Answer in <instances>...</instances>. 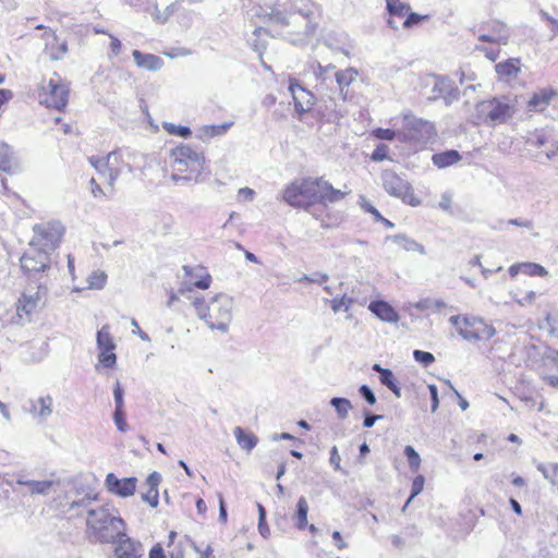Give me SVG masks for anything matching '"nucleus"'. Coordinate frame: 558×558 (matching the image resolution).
<instances>
[{
    "label": "nucleus",
    "instance_id": "obj_1",
    "mask_svg": "<svg viewBox=\"0 0 558 558\" xmlns=\"http://www.w3.org/2000/svg\"><path fill=\"white\" fill-rule=\"evenodd\" d=\"M349 194L350 191L335 189L324 177H304L288 184L282 198L290 206L308 211L322 228L331 229L340 225L341 217L328 204L338 203Z\"/></svg>",
    "mask_w": 558,
    "mask_h": 558
},
{
    "label": "nucleus",
    "instance_id": "obj_2",
    "mask_svg": "<svg viewBox=\"0 0 558 558\" xmlns=\"http://www.w3.org/2000/svg\"><path fill=\"white\" fill-rule=\"evenodd\" d=\"M98 178L90 179V192L95 198L109 199L116 193L117 179L129 168L122 151L113 150L106 157H90Z\"/></svg>",
    "mask_w": 558,
    "mask_h": 558
},
{
    "label": "nucleus",
    "instance_id": "obj_3",
    "mask_svg": "<svg viewBox=\"0 0 558 558\" xmlns=\"http://www.w3.org/2000/svg\"><path fill=\"white\" fill-rule=\"evenodd\" d=\"M124 529L123 519L106 506H99L87 511L85 533L92 542L111 543L119 535V532Z\"/></svg>",
    "mask_w": 558,
    "mask_h": 558
},
{
    "label": "nucleus",
    "instance_id": "obj_4",
    "mask_svg": "<svg viewBox=\"0 0 558 558\" xmlns=\"http://www.w3.org/2000/svg\"><path fill=\"white\" fill-rule=\"evenodd\" d=\"M205 163L204 153L187 144H179L169 153L171 178L175 181L197 180L205 168Z\"/></svg>",
    "mask_w": 558,
    "mask_h": 558
},
{
    "label": "nucleus",
    "instance_id": "obj_5",
    "mask_svg": "<svg viewBox=\"0 0 558 558\" xmlns=\"http://www.w3.org/2000/svg\"><path fill=\"white\" fill-rule=\"evenodd\" d=\"M40 105L57 111H63L69 102L70 83L57 72L48 81L44 80L37 88Z\"/></svg>",
    "mask_w": 558,
    "mask_h": 558
},
{
    "label": "nucleus",
    "instance_id": "obj_6",
    "mask_svg": "<svg viewBox=\"0 0 558 558\" xmlns=\"http://www.w3.org/2000/svg\"><path fill=\"white\" fill-rule=\"evenodd\" d=\"M515 102L507 97H494L476 106L477 124H501L513 117Z\"/></svg>",
    "mask_w": 558,
    "mask_h": 558
},
{
    "label": "nucleus",
    "instance_id": "obj_7",
    "mask_svg": "<svg viewBox=\"0 0 558 558\" xmlns=\"http://www.w3.org/2000/svg\"><path fill=\"white\" fill-rule=\"evenodd\" d=\"M450 323L458 333L468 341H484L495 335V328L476 316L454 315L450 317Z\"/></svg>",
    "mask_w": 558,
    "mask_h": 558
},
{
    "label": "nucleus",
    "instance_id": "obj_8",
    "mask_svg": "<svg viewBox=\"0 0 558 558\" xmlns=\"http://www.w3.org/2000/svg\"><path fill=\"white\" fill-rule=\"evenodd\" d=\"M64 234L65 228L60 221L46 220L33 227V236L29 243L52 253L61 244Z\"/></svg>",
    "mask_w": 558,
    "mask_h": 558
},
{
    "label": "nucleus",
    "instance_id": "obj_9",
    "mask_svg": "<svg viewBox=\"0 0 558 558\" xmlns=\"http://www.w3.org/2000/svg\"><path fill=\"white\" fill-rule=\"evenodd\" d=\"M381 179L383 187L389 195L400 198L403 203L413 207L421 205V199L414 193L411 184L398 175L395 171H384Z\"/></svg>",
    "mask_w": 558,
    "mask_h": 558
},
{
    "label": "nucleus",
    "instance_id": "obj_10",
    "mask_svg": "<svg viewBox=\"0 0 558 558\" xmlns=\"http://www.w3.org/2000/svg\"><path fill=\"white\" fill-rule=\"evenodd\" d=\"M232 320V302L227 296H215L208 306L205 322L211 329L226 331Z\"/></svg>",
    "mask_w": 558,
    "mask_h": 558
},
{
    "label": "nucleus",
    "instance_id": "obj_11",
    "mask_svg": "<svg viewBox=\"0 0 558 558\" xmlns=\"http://www.w3.org/2000/svg\"><path fill=\"white\" fill-rule=\"evenodd\" d=\"M21 268L24 274L35 276L45 272L51 265V253L28 243V247L24 251L20 258Z\"/></svg>",
    "mask_w": 558,
    "mask_h": 558
},
{
    "label": "nucleus",
    "instance_id": "obj_12",
    "mask_svg": "<svg viewBox=\"0 0 558 558\" xmlns=\"http://www.w3.org/2000/svg\"><path fill=\"white\" fill-rule=\"evenodd\" d=\"M183 281L179 288L180 294L194 290H207L213 283V278L207 268L203 265H184Z\"/></svg>",
    "mask_w": 558,
    "mask_h": 558
},
{
    "label": "nucleus",
    "instance_id": "obj_13",
    "mask_svg": "<svg viewBox=\"0 0 558 558\" xmlns=\"http://www.w3.org/2000/svg\"><path fill=\"white\" fill-rule=\"evenodd\" d=\"M288 84L298 116L301 118L312 111L316 105V96L305 88L296 77L289 76Z\"/></svg>",
    "mask_w": 558,
    "mask_h": 558
},
{
    "label": "nucleus",
    "instance_id": "obj_14",
    "mask_svg": "<svg viewBox=\"0 0 558 558\" xmlns=\"http://www.w3.org/2000/svg\"><path fill=\"white\" fill-rule=\"evenodd\" d=\"M40 307L41 298L39 292L34 294L22 293L15 303L16 323L31 322Z\"/></svg>",
    "mask_w": 558,
    "mask_h": 558
},
{
    "label": "nucleus",
    "instance_id": "obj_15",
    "mask_svg": "<svg viewBox=\"0 0 558 558\" xmlns=\"http://www.w3.org/2000/svg\"><path fill=\"white\" fill-rule=\"evenodd\" d=\"M105 486L110 494L118 497L128 498L134 495L137 487V478H118L116 474L108 473L105 478Z\"/></svg>",
    "mask_w": 558,
    "mask_h": 558
},
{
    "label": "nucleus",
    "instance_id": "obj_16",
    "mask_svg": "<svg viewBox=\"0 0 558 558\" xmlns=\"http://www.w3.org/2000/svg\"><path fill=\"white\" fill-rule=\"evenodd\" d=\"M113 542L117 543L114 548L117 558H141L143 556V545L129 537L123 531L119 532Z\"/></svg>",
    "mask_w": 558,
    "mask_h": 558
},
{
    "label": "nucleus",
    "instance_id": "obj_17",
    "mask_svg": "<svg viewBox=\"0 0 558 558\" xmlns=\"http://www.w3.org/2000/svg\"><path fill=\"white\" fill-rule=\"evenodd\" d=\"M558 93L551 87L542 88L532 94L527 101V109L532 112L545 111Z\"/></svg>",
    "mask_w": 558,
    "mask_h": 558
},
{
    "label": "nucleus",
    "instance_id": "obj_18",
    "mask_svg": "<svg viewBox=\"0 0 558 558\" xmlns=\"http://www.w3.org/2000/svg\"><path fill=\"white\" fill-rule=\"evenodd\" d=\"M308 504L305 497H300L296 502V510L292 517L294 525L298 530L304 531L308 530L312 535H315L318 530L314 524H308L307 522V513H308Z\"/></svg>",
    "mask_w": 558,
    "mask_h": 558
},
{
    "label": "nucleus",
    "instance_id": "obj_19",
    "mask_svg": "<svg viewBox=\"0 0 558 558\" xmlns=\"http://www.w3.org/2000/svg\"><path fill=\"white\" fill-rule=\"evenodd\" d=\"M508 271L512 278L517 277L519 274H524L530 277H546L548 275L545 267L532 262L513 264L509 267Z\"/></svg>",
    "mask_w": 558,
    "mask_h": 558
},
{
    "label": "nucleus",
    "instance_id": "obj_20",
    "mask_svg": "<svg viewBox=\"0 0 558 558\" xmlns=\"http://www.w3.org/2000/svg\"><path fill=\"white\" fill-rule=\"evenodd\" d=\"M357 76L359 72L354 68H347L336 72V82L343 100H347L350 97L349 86L356 81Z\"/></svg>",
    "mask_w": 558,
    "mask_h": 558
},
{
    "label": "nucleus",
    "instance_id": "obj_21",
    "mask_svg": "<svg viewBox=\"0 0 558 558\" xmlns=\"http://www.w3.org/2000/svg\"><path fill=\"white\" fill-rule=\"evenodd\" d=\"M368 308L381 320L388 323H396L399 320L397 311L385 301H373L371 302Z\"/></svg>",
    "mask_w": 558,
    "mask_h": 558
},
{
    "label": "nucleus",
    "instance_id": "obj_22",
    "mask_svg": "<svg viewBox=\"0 0 558 558\" xmlns=\"http://www.w3.org/2000/svg\"><path fill=\"white\" fill-rule=\"evenodd\" d=\"M521 60L519 58H510L495 65V71L502 80H510L520 73Z\"/></svg>",
    "mask_w": 558,
    "mask_h": 558
},
{
    "label": "nucleus",
    "instance_id": "obj_23",
    "mask_svg": "<svg viewBox=\"0 0 558 558\" xmlns=\"http://www.w3.org/2000/svg\"><path fill=\"white\" fill-rule=\"evenodd\" d=\"M68 51L66 43L60 40L54 33L51 34V40L46 43L45 53L51 60H60L62 59Z\"/></svg>",
    "mask_w": 558,
    "mask_h": 558
},
{
    "label": "nucleus",
    "instance_id": "obj_24",
    "mask_svg": "<svg viewBox=\"0 0 558 558\" xmlns=\"http://www.w3.org/2000/svg\"><path fill=\"white\" fill-rule=\"evenodd\" d=\"M461 156L458 150L450 149L442 153L434 154L432 157L433 163L439 168H447L460 161Z\"/></svg>",
    "mask_w": 558,
    "mask_h": 558
},
{
    "label": "nucleus",
    "instance_id": "obj_25",
    "mask_svg": "<svg viewBox=\"0 0 558 558\" xmlns=\"http://www.w3.org/2000/svg\"><path fill=\"white\" fill-rule=\"evenodd\" d=\"M133 57L137 63L138 66L145 68L149 71H155L161 68L162 60L160 57L155 54H144L140 52L138 50L133 51Z\"/></svg>",
    "mask_w": 558,
    "mask_h": 558
},
{
    "label": "nucleus",
    "instance_id": "obj_26",
    "mask_svg": "<svg viewBox=\"0 0 558 558\" xmlns=\"http://www.w3.org/2000/svg\"><path fill=\"white\" fill-rule=\"evenodd\" d=\"M233 434L238 445L246 451H251L258 442L257 437L252 432H247L242 427H235Z\"/></svg>",
    "mask_w": 558,
    "mask_h": 558
},
{
    "label": "nucleus",
    "instance_id": "obj_27",
    "mask_svg": "<svg viewBox=\"0 0 558 558\" xmlns=\"http://www.w3.org/2000/svg\"><path fill=\"white\" fill-rule=\"evenodd\" d=\"M31 412L40 417L50 415L52 413V398L45 396L32 401Z\"/></svg>",
    "mask_w": 558,
    "mask_h": 558
},
{
    "label": "nucleus",
    "instance_id": "obj_28",
    "mask_svg": "<svg viewBox=\"0 0 558 558\" xmlns=\"http://www.w3.org/2000/svg\"><path fill=\"white\" fill-rule=\"evenodd\" d=\"M387 9L391 17L405 19L410 7L403 3L401 0H386ZM388 23L392 25V19H389Z\"/></svg>",
    "mask_w": 558,
    "mask_h": 558
},
{
    "label": "nucleus",
    "instance_id": "obj_29",
    "mask_svg": "<svg viewBox=\"0 0 558 558\" xmlns=\"http://www.w3.org/2000/svg\"><path fill=\"white\" fill-rule=\"evenodd\" d=\"M98 362L105 368H113L117 363L116 348H98Z\"/></svg>",
    "mask_w": 558,
    "mask_h": 558
},
{
    "label": "nucleus",
    "instance_id": "obj_30",
    "mask_svg": "<svg viewBox=\"0 0 558 558\" xmlns=\"http://www.w3.org/2000/svg\"><path fill=\"white\" fill-rule=\"evenodd\" d=\"M97 348H116L114 339L110 331V326H102L96 337Z\"/></svg>",
    "mask_w": 558,
    "mask_h": 558
},
{
    "label": "nucleus",
    "instance_id": "obj_31",
    "mask_svg": "<svg viewBox=\"0 0 558 558\" xmlns=\"http://www.w3.org/2000/svg\"><path fill=\"white\" fill-rule=\"evenodd\" d=\"M230 124L204 125L201 129V138H211L227 132Z\"/></svg>",
    "mask_w": 558,
    "mask_h": 558
},
{
    "label": "nucleus",
    "instance_id": "obj_32",
    "mask_svg": "<svg viewBox=\"0 0 558 558\" xmlns=\"http://www.w3.org/2000/svg\"><path fill=\"white\" fill-rule=\"evenodd\" d=\"M404 456L407 457L409 468L413 473H417L421 468V457L412 446L404 447Z\"/></svg>",
    "mask_w": 558,
    "mask_h": 558
},
{
    "label": "nucleus",
    "instance_id": "obj_33",
    "mask_svg": "<svg viewBox=\"0 0 558 558\" xmlns=\"http://www.w3.org/2000/svg\"><path fill=\"white\" fill-rule=\"evenodd\" d=\"M330 403L336 409L340 418H345L352 408L351 402L345 398H332Z\"/></svg>",
    "mask_w": 558,
    "mask_h": 558
},
{
    "label": "nucleus",
    "instance_id": "obj_34",
    "mask_svg": "<svg viewBox=\"0 0 558 558\" xmlns=\"http://www.w3.org/2000/svg\"><path fill=\"white\" fill-rule=\"evenodd\" d=\"M379 378L383 385L390 389L397 397H400V388L397 385V379L390 369L383 372V375Z\"/></svg>",
    "mask_w": 558,
    "mask_h": 558
},
{
    "label": "nucleus",
    "instance_id": "obj_35",
    "mask_svg": "<svg viewBox=\"0 0 558 558\" xmlns=\"http://www.w3.org/2000/svg\"><path fill=\"white\" fill-rule=\"evenodd\" d=\"M163 130L170 135H177L180 137L187 138L191 136L192 131L189 126L185 125H175L173 123H163Z\"/></svg>",
    "mask_w": 558,
    "mask_h": 558
},
{
    "label": "nucleus",
    "instance_id": "obj_36",
    "mask_svg": "<svg viewBox=\"0 0 558 558\" xmlns=\"http://www.w3.org/2000/svg\"><path fill=\"white\" fill-rule=\"evenodd\" d=\"M0 170L10 172L12 170V157L7 145L0 144Z\"/></svg>",
    "mask_w": 558,
    "mask_h": 558
},
{
    "label": "nucleus",
    "instance_id": "obj_37",
    "mask_svg": "<svg viewBox=\"0 0 558 558\" xmlns=\"http://www.w3.org/2000/svg\"><path fill=\"white\" fill-rule=\"evenodd\" d=\"M424 484H425V478L423 475L418 474L413 478L412 485H411V495H410L409 499L407 500L404 508L412 501V499L414 497H416L418 494L422 493V490L424 488Z\"/></svg>",
    "mask_w": 558,
    "mask_h": 558
},
{
    "label": "nucleus",
    "instance_id": "obj_38",
    "mask_svg": "<svg viewBox=\"0 0 558 558\" xmlns=\"http://www.w3.org/2000/svg\"><path fill=\"white\" fill-rule=\"evenodd\" d=\"M258 530L263 537H268L270 529L266 523V510L262 505H258Z\"/></svg>",
    "mask_w": 558,
    "mask_h": 558
},
{
    "label": "nucleus",
    "instance_id": "obj_39",
    "mask_svg": "<svg viewBox=\"0 0 558 558\" xmlns=\"http://www.w3.org/2000/svg\"><path fill=\"white\" fill-rule=\"evenodd\" d=\"M330 303L333 312H339L342 308L348 311L351 307L353 300L343 295L341 298L332 299Z\"/></svg>",
    "mask_w": 558,
    "mask_h": 558
},
{
    "label": "nucleus",
    "instance_id": "obj_40",
    "mask_svg": "<svg viewBox=\"0 0 558 558\" xmlns=\"http://www.w3.org/2000/svg\"><path fill=\"white\" fill-rule=\"evenodd\" d=\"M142 499L147 502L151 508H156L159 504V490L155 488H147L142 494Z\"/></svg>",
    "mask_w": 558,
    "mask_h": 558
},
{
    "label": "nucleus",
    "instance_id": "obj_41",
    "mask_svg": "<svg viewBox=\"0 0 558 558\" xmlns=\"http://www.w3.org/2000/svg\"><path fill=\"white\" fill-rule=\"evenodd\" d=\"M192 304L201 319L206 318L208 314V306L209 304L206 303L204 298H194L192 301Z\"/></svg>",
    "mask_w": 558,
    "mask_h": 558
},
{
    "label": "nucleus",
    "instance_id": "obj_42",
    "mask_svg": "<svg viewBox=\"0 0 558 558\" xmlns=\"http://www.w3.org/2000/svg\"><path fill=\"white\" fill-rule=\"evenodd\" d=\"M113 421L117 426V428L121 433H125L128 430V423L125 420V413L123 409H116L113 413Z\"/></svg>",
    "mask_w": 558,
    "mask_h": 558
},
{
    "label": "nucleus",
    "instance_id": "obj_43",
    "mask_svg": "<svg viewBox=\"0 0 558 558\" xmlns=\"http://www.w3.org/2000/svg\"><path fill=\"white\" fill-rule=\"evenodd\" d=\"M413 356L416 362L424 366H428L435 361V357L432 353L422 350H415L413 352Z\"/></svg>",
    "mask_w": 558,
    "mask_h": 558
},
{
    "label": "nucleus",
    "instance_id": "obj_44",
    "mask_svg": "<svg viewBox=\"0 0 558 558\" xmlns=\"http://www.w3.org/2000/svg\"><path fill=\"white\" fill-rule=\"evenodd\" d=\"M389 147L386 144H379L373 150L371 159L373 161H383L388 158Z\"/></svg>",
    "mask_w": 558,
    "mask_h": 558
},
{
    "label": "nucleus",
    "instance_id": "obj_45",
    "mask_svg": "<svg viewBox=\"0 0 558 558\" xmlns=\"http://www.w3.org/2000/svg\"><path fill=\"white\" fill-rule=\"evenodd\" d=\"M373 135L379 140L392 141L396 137V131L392 129L377 128L373 131Z\"/></svg>",
    "mask_w": 558,
    "mask_h": 558
},
{
    "label": "nucleus",
    "instance_id": "obj_46",
    "mask_svg": "<svg viewBox=\"0 0 558 558\" xmlns=\"http://www.w3.org/2000/svg\"><path fill=\"white\" fill-rule=\"evenodd\" d=\"M426 16L420 15L417 13H412L409 11L407 17L403 21V26L407 28L413 27L420 24Z\"/></svg>",
    "mask_w": 558,
    "mask_h": 558
},
{
    "label": "nucleus",
    "instance_id": "obj_47",
    "mask_svg": "<svg viewBox=\"0 0 558 558\" xmlns=\"http://www.w3.org/2000/svg\"><path fill=\"white\" fill-rule=\"evenodd\" d=\"M536 293L534 291H529L522 294L517 299V303L521 306H529L535 303Z\"/></svg>",
    "mask_w": 558,
    "mask_h": 558
},
{
    "label": "nucleus",
    "instance_id": "obj_48",
    "mask_svg": "<svg viewBox=\"0 0 558 558\" xmlns=\"http://www.w3.org/2000/svg\"><path fill=\"white\" fill-rule=\"evenodd\" d=\"M56 124L59 125V131L64 135L72 134L75 131V124L70 122H63L61 118L56 119Z\"/></svg>",
    "mask_w": 558,
    "mask_h": 558
},
{
    "label": "nucleus",
    "instance_id": "obj_49",
    "mask_svg": "<svg viewBox=\"0 0 558 558\" xmlns=\"http://www.w3.org/2000/svg\"><path fill=\"white\" fill-rule=\"evenodd\" d=\"M360 395L366 400V402L371 405H374L376 403V397L374 392L369 389L368 386L362 385L359 388Z\"/></svg>",
    "mask_w": 558,
    "mask_h": 558
},
{
    "label": "nucleus",
    "instance_id": "obj_50",
    "mask_svg": "<svg viewBox=\"0 0 558 558\" xmlns=\"http://www.w3.org/2000/svg\"><path fill=\"white\" fill-rule=\"evenodd\" d=\"M148 558H167L161 543H156L149 550Z\"/></svg>",
    "mask_w": 558,
    "mask_h": 558
},
{
    "label": "nucleus",
    "instance_id": "obj_51",
    "mask_svg": "<svg viewBox=\"0 0 558 558\" xmlns=\"http://www.w3.org/2000/svg\"><path fill=\"white\" fill-rule=\"evenodd\" d=\"M161 482V476L158 472L150 473L146 478V486L147 488H155L158 489V486Z\"/></svg>",
    "mask_w": 558,
    "mask_h": 558
},
{
    "label": "nucleus",
    "instance_id": "obj_52",
    "mask_svg": "<svg viewBox=\"0 0 558 558\" xmlns=\"http://www.w3.org/2000/svg\"><path fill=\"white\" fill-rule=\"evenodd\" d=\"M113 396H114V403H116V409H123V390L120 386L119 383H117L114 385V388H113Z\"/></svg>",
    "mask_w": 558,
    "mask_h": 558
},
{
    "label": "nucleus",
    "instance_id": "obj_53",
    "mask_svg": "<svg viewBox=\"0 0 558 558\" xmlns=\"http://www.w3.org/2000/svg\"><path fill=\"white\" fill-rule=\"evenodd\" d=\"M32 492L34 493H45L50 486L51 482L49 481H41V482H32Z\"/></svg>",
    "mask_w": 558,
    "mask_h": 558
},
{
    "label": "nucleus",
    "instance_id": "obj_54",
    "mask_svg": "<svg viewBox=\"0 0 558 558\" xmlns=\"http://www.w3.org/2000/svg\"><path fill=\"white\" fill-rule=\"evenodd\" d=\"M109 48L114 56L119 54L122 48L121 41L117 37L110 35Z\"/></svg>",
    "mask_w": 558,
    "mask_h": 558
},
{
    "label": "nucleus",
    "instance_id": "obj_55",
    "mask_svg": "<svg viewBox=\"0 0 558 558\" xmlns=\"http://www.w3.org/2000/svg\"><path fill=\"white\" fill-rule=\"evenodd\" d=\"M331 536L338 549H344L347 547V543L343 541L340 532L335 531Z\"/></svg>",
    "mask_w": 558,
    "mask_h": 558
},
{
    "label": "nucleus",
    "instance_id": "obj_56",
    "mask_svg": "<svg viewBox=\"0 0 558 558\" xmlns=\"http://www.w3.org/2000/svg\"><path fill=\"white\" fill-rule=\"evenodd\" d=\"M429 391H430V396H432V401H433V404H432V411L434 412L437 408H438V391H437V387L435 385H430L428 387Z\"/></svg>",
    "mask_w": 558,
    "mask_h": 558
},
{
    "label": "nucleus",
    "instance_id": "obj_57",
    "mask_svg": "<svg viewBox=\"0 0 558 558\" xmlns=\"http://www.w3.org/2000/svg\"><path fill=\"white\" fill-rule=\"evenodd\" d=\"M362 207L364 208L365 211L373 215L376 220L381 219L380 213L369 203L363 204Z\"/></svg>",
    "mask_w": 558,
    "mask_h": 558
},
{
    "label": "nucleus",
    "instance_id": "obj_58",
    "mask_svg": "<svg viewBox=\"0 0 558 558\" xmlns=\"http://www.w3.org/2000/svg\"><path fill=\"white\" fill-rule=\"evenodd\" d=\"M13 97L10 89H0V108Z\"/></svg>",
    "mask_w": 558,
    "mask_h": 558
},
{
    "label": "nucleus",
    "instance_id": "obj_59",
    "mask_svg": "<svg viewBox=\"0 0 558 558\" xmlns=\"http://www.w3.org/2000/svg\"><path fill=\"white\" fill-rule=\"evenodd\" d=\"M218 499H219V515H220V519L222 521H226L227 520V510H226L225 500H223V497H222L221 494L218 495Z\"/></svg>",
    "mask_w": 558,
    "mask_h": 558
},
{
    "label": "nucleus",
    "instance_id": "obj_60",
    "mask_svg": "<svg viewBox=\"0 0 558 558\" xmlns=\"http://www.w3.org/2000/svg\"><path fill=\"white\" fill-rule=\"evenodd\" d=\"M381 418V415H367L364 418L363 425L364 427H372L377 420Z\"/></svg>",
    "mask_w": 558,
    "mask_h": 558
},
{
    "label": "nucleus",
    "instance_id": "obj_61",
    "mask_svg": "<svg viewBox=\"0 0 558 558\" xmlns=\"http://www.w3.org/2000/svg\"><path fill=\"white\" fill-rule=\"evenodd\" d=\"M167 294H168L167 304H168V306H172L179 300V298L173 290L168 291Z\"/></svg>",
    "mask_w": 558,
    "mask_h": 558
},
{
    "label": "nucleus",
    "instance_id": "obj_62",
    "mask_svg": "<svg viewBox=\"0 0 558 558\" xmlns=\"http://www.w3.org/2000/svg\"><path fill=\"white\" fill-rule=\"evenodd\" d=\"M478 39L482 40V41H487V43H498V41L502 40L501 37H493V36H489V35H481L478 37Z\"/></svg>",
    "mask_w": 558,
    "mask_h": 558
},
{
    "label": "nucleus",
    "instance_id": "obj_63",
    "mask_svg": "<svg viewBox=\"0 0 558 558\" xmlns=\"http://www.w3.org/2000/svg\"><path fill=\"white\" fill-rule=\"evenodd\" d=\"M196 508H197L198 513H201V514H204L206 512L207 507H206L205 501L202 498H198L196 500Z\"/></svg>",
    "mask_w": 558,
    "mask_h": 558
},
{
    "label": "nucleus",
    "instance_id": "obj_64",
    "mask_svg": "<svg viewBox=\"0 0 558 558\" xmlns=\"http://www.w3.org/2000/svg\"><path fill=\"white\" fill-rule=\"evenodd\" d=\"M510 505H511V508L513 509V511H514L518 515H521V514H522L521 506H520V504H519L515 499L511 498V499H510Z\"/></svg>",
    "mask_w": 558,
    "mask_h": 558
}]
</instances>
